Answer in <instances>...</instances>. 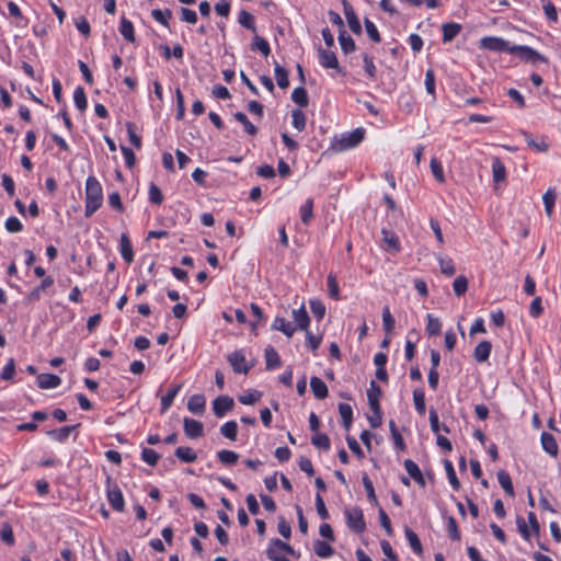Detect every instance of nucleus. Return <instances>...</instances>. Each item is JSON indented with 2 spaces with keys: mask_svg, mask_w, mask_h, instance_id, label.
Listing matches in <instances>:
<instances>
[{
  "mask_svg": "<svg viewBox=\"0 0 561 561\" xmlns=\"http://www.w3.org/2000/svg\"><path fill=\"white\" fill-rule=\"evenodd\" d=\"M542 2H543V12H545L546 18L549 21L556 23L558 21L557 8L550 0H542Z\"/></svg>",
  "mask_w": 561,
  "mask_h": 561,
  "instance_id": "59",
  "label": "nucleus"
},
{
  "mask_svg": "<svg viewBox=\"0 0 561 561\" xmlns=\"http://www.w3.org/2000/svg\"><path fill=\"white\" fill-rule=\"evenodd\" d=\"M78 425H71V426H64L58 430H53L48 432V435L51 436L57 442H65L70 436L71 432L77 427Z\"/></svg>",
  "mask_w": 561,
  "mask_h": 561,
  "instance_id": "37",
  "label": "nucleus"
},
{
  "mask_svg": "<svg viewBox=\"0 0 561 561\" xmlns=\"http://www.w3.org/2000/svg\"><path fill=\"white\" fill-rule=\"evenodd\" d=\"M364 24L369 38L375 43H379L381 41V37L376 25L368 19L364 20Z\"/></svg>",
  "mask_w": 561,
  "mask_h": 561,
  "instance_id": "62",
  "label": "nucleus"
},
{
  "mask_svg": "<svg viewBox=\"0 0 561 561\" xmlns=\"http://www.w3.org/2000/svg\"><path fill=\"white\" fill-rule=\"evenodd\" d=\"M339 412L342 417L343 426L346 431L351 428L352 420H353V410L352 407L347 403L339 404Z\"/></svg>",
  "mask_w": 561,
  "mask_h": 561,
  "instance_id": "31",
  "label": "nucleus"
},
{
  "mask_svg": "<svg viewBox=\"0 0 561 561\" xmlns=\"http://www.w3.org/2000/svg\"><path fill=\"white\" fill-rule=\"evenodd\" d=\"M431 170H432L434 178L439 183L445 182V175H444L442 163L436 158H432V160H431Z\"/></svg>",
  "mask_w": 561,
  "mask_h": 561,
  "instance_id": "61",
  "label": "nucleus"
},
{
  "mask_svg": "<svg viewBox=\"0 0 561 561\" xmlns=\"http://www.w3.org/2000/svg\"><path fill=\"white\" fill-rule=\"evenodd\" d=\"M103 192L100 182L94 176L85 181V217L92 216L102 205Z\"/></svg>",
  "mask_w": 561,
  "mask_h": 561,
  "instance_id": "1",
  "label": "nucleus"
},
{
  "mask_svg": "<svg viewBox=\"0 0 561 561\" xmlns=\"http://www.w3.org/2000/svg\"><path fill=\"white\" fill-rule=\"evenodd\" d=\"M151 15H152V18H153L157 22L161 23V24H162V25H164V26H168V25H169V23H168V19H170V18H171L172 12H171V10H169V9H167V10H164V11H162V10H160V9H154V10H152Z\"/></svg>",
  "mask_w": 561,
  "mask_h": 561,
  "instance_id": "60",
  "label": "nucleus"
},
{
  "mask_svg": "<svg viewBox=\"0 0 561 561\" xmlns=\"http://www.w3.org/2000/svg\"><path fill=\"white\" fill-rule=\"evenodd\" d=\"M313 549L320 558H330L334 553V549L328 542L321 540L314 542Z\"/></svg>",
  "mask_w": 561,
  "mask_h": 561,
  "instance_id": "39",
  "label": "nucleus"
},
{
  "mask_svg": "<svg viewBox=\"0 0 561 561\" xmlns=\"http://www.w3.org/2000/svg\"><path fill=\"white\" fill-rule=\"evenodd\" d=\"M437 260H438L440 272L444 275L453 276L455 274V272H456L455 264L450 257L438 255Z\"/></svg>",
  "mask_w": 561,
  "mask_h": 561,
  "instance_id": "36",
  "label": "nucleus"
},
{
  "mask_svg": "<svg viewBox=\"0 0 561 561\" xmlns=\"http://www.w3.org/2000/svg\"><path fill=\"white\" fill-rule=\"evenodd\" d=\"M311 443L316 447L323 449V450H329L330 446H331L330 438L327 434H317V435L312 436Z\"/></svg>",
  "mask_w": 561,
  "mask_h": 561,
  "instance_id": "53",
  "label": "nucleus"
},
{
  "mask_svg": "<svg viewBox=\"0 0 561 561\" xmlns=\"http://www.w3.org/2000/svg\"><path fill=\"white\" fill-rule=\"evenodd\" d=\"M447 531L449 534V538L455 541H459L461 539L460 531L458 529V525L456 519L450 516L447 520Z\"/></svg>",
  "mask_w": 561,
  "mask_h": 561,
  "instance_id": "57",
  "label": "nucleus"
},
{
  "mask_svg": "<svg viewBox=\"0 0 561 561\" xmlns=\"http://www.w3.org/2000/svg\"><path fill=\"white\" fill-rule=\"evenodd\" d=\"M291 100L301 107H306L309 102L306 89L302 87L295 88L291 92Z\"/></svg>",
  "mask_w": 561,
  "mask_h": 561,
  "instance_id": "42",
  "label": "nucleus"
},
{
  "mask_svg": "<svg viewBox=\"0 0 561 561\" xmlns=\"http://www.w3.org/2000/svg\"><path fill=\"white\" fill-rule=\"evenodd\" d=\"M413 401H414V405H415V410L420 413V414H424L425 413V394H424V391L423 389L421 388H417V389H414L413 391Z\"/></svg>",
  "mask_w": 561,
  "mask_h": 561,
  "instance_id": "46",
  "label": "nucleus"
},
{
  "mask_svg": "<svg viewBox=\"0 0 561 561\" xmlns=\"http://www.w3.org/2000/svg\"><path fill=\"white\" fill-rule=\"evenodd\" d=\"M182 385L172 386L168 392L161 398V413H164L172 405L174 398L181 390Z\"/></svg>",
  "mask_w": 561,
  "mask_h": 561,
  "instance_id": "26",
  "label": "nucleus"
},
{
  "mask_svg": "<svg viewBox=\"0 0 561 561\" xmlns=\"http://www.w3.org/2000/svg\"><path fill=\"white\" fill-rule=\"evenodd\" d=\"M556 199H557V194H556L554 190H551V188L547 190V192L542 196V201L545 204V211L549 218L552 217Z\"/></svg>",
  "mask_w": 561,
  "mask_h": 561,
  "instance_id": "34",
  "label": "nucleus"
},
{
  "mask_svg": "<svg viewBox=\"0 0 561 561\" xmlns=\"http://www.w3.org/2000/svg\"><path fill=\"white\" fill-rule=\"evenodd\" d=\"M522 134L530 148L539 152H546L548 150V145L545 141L537 142L527 131H522Z\"/></svg>",
  "mask_w": 561,
  "mask_h": 561,
  "instance_id": "52",
  "label": "nucleus"
},
{
  "mask_svg": "<svg viewBox=\"0 0 561 561\" xmlns=\"http://www.w3.org/2000/svg\"><path fill=\"white\" fill-rule=\"evenodd\" d=\"M265 362H266V368L268 370L275 369L282 365L280 357L277 353V351L273 346H267L265 348Z\"/></svg>",
  "mask_w": 561,
  "mask_h": 561,
  "instance_id": "25",
  "label": "nucleus"
},
{
  "mask_svg": "<svg viewBox=\"0 0 561 561\" xmlns=\"http://www.w3.org/2000/svg\"><path fill=\"white\" fill-rule=\"evenodd\" d=\"M492 174L495 183H501L506 180V168L500 158L494 157L492 162Z\"/></svg>",
  "mask_w": 561,
  "mask_h": 561,
  "instance_id": "23",
  "label": "nucleus"
},
{
  "mask_svg": "<svg viewBox=\"0 0 561 561\" xmlns=\"http://www.w3.org/2000/svg\"><path fill=\"white\" fill-rule=\"evenodd\" d=\"M274 72H275V79L277 81L278 87L280 89L288 88L289 80H288L287 70L283 66H280L278 62H275Z\"/></svg>",
  "mask_w": 561,
  "mask_h": 561,
  "instance_id": "32",
  "label": "nucleus"
},
{
  "mask_svg": "<svg viewBox=\"0 0 561 561\" xmlns=\"http://www.w3.org/2000/svg\"><path fill=\"white\" fill-rule=\"evenodd\" d=\"M239 23L248 30L255 32L254 18L251 13L242 10L239 14Z\"/></svg>",
  "mask_w": 561,
  "mask_h": 561,
  "instance_id": "54",
  "label": "nucleus"
},
{
  "mask_svg": "<svg viewBox=\"0 0 561 561\" xmlns=\"http://www.w3.org/2000/svg\"><path fill=\"white\" fill-rule=\"evenodd\" d=\"M159 458L160 455L151 448H144L141 451V459L150 466H156Z\"/></svg>",
  "mask_w": 561,
  "mask_h": 561,
  "instance_id": "56",
  "label": "nucleus"
},
{
  "mask_svg": "<svg viewBox=\"0 0 561 561\" xmlns=\"http://www.w3.org/2000/svg\"><path fill=\"white\" fill-rule=\"evenodd\" d=\"M220 433L230 440L237 439L238 425L234 421H229L220 427Z\"/></svg>",
  "mask_w": 561,
  "mask_h": 561,
  "instance_id": "44",
  "label": "nucleus"
},
{
  "mask_svg": "<svg viewBox=\"0 0 561 561\" xmlns=\"http://www.w3.org/2000/svg\"><path fill=\"white\" fill-rule=\"evenodd\" d=\"M234 118L242 124L245 133H248L251 136L256 135L257 128L249 121L247 115L242 112L234 113Z\"/></svg>",
  "mask_w": 561,
  "mask_h": 561,
  "instance_id": "43",
  "label": "nucleus"
},
{
  "mask_svg": "<svg viewBox=\"0 0 561 561\" xmlns=\"http://www.w3.org/2000/svg\"><path fill=\"white\" fill-rule=\"evenodd\" d=\"M106 493L112 508L122 512L125 506L124 497L118 485L112 481L110 476L106 478Z\"/></svg>",
  "mask_w": 561,
  "mask_h": 561,
  "instance_id": "5",
  "label": "nucleus"
},
{
  "mask_svg": "<svg viewBox=\"0 0 561 561\" xmlns=\"http://www.w3.org/2000/svg\"><path fill=\"white\" fill-rule=\"evenodd\" d=\"M119 248H121V254L122 257L129 264L134 260V251L131 248V243L129 241V238L126 233L121 234L119 239Z\"/></svg>",
  "mask_w": 561,
  "mask_h": 561,
  "instance_id": "18",
  "label": "nucleus"
},
{
  "mask_svg": "<svg viewBox=\"0 0 561 561\" xmlns=\"http://www.w3.org/2000/svg\"><path fill=\"white\" fill-rule=\"evenodd\" d=\"M346 523L351 530L356 534H363L366 529L363 511L358 506L345 510Z\"/></svg>",
  "mask_w": 561,
  "mask_h": 561,
  "instance_id": "3",
  "label": "nucleus"
},
{
  "mask_svg": "<svg viewBox=\"0 0 561 561\" xmlns=\"http://www.w3.org/2000/svg\"><path fill=\"white\" fill-rule=\"evenodd\" d=\"M381 233L383 236L382 240L388 245V249L392 250L393 252H399L400 242L396 233L387 229H382Z\"/></svg>",
  "mask_w": 561,
  "mask_h": 561,
  "instance_id": "33",
  "label": "nucleus"
},
{
  "mask_svg": "<svg viewBox=\"0 0 561 561\" xmlns=\"http://www.w3.org/2000/svg\"><path fill=\"white\" fill-rule=\"evenodd\" d=\"M175 456L185 463H192L197 459V454L193 448L180 446L175 449Z\"/></svg>",
  "mask_w": 561,
  "mask_h": 561,
  "instance_id": "27",
  "label": "nucleus"
},
{
  "mask_svg": "<svg viewBox=\"0 0 561 561\" xmlns=\"http://www.w3.org/2000/svg\"><path fill=\"white\" fill-rule=\"evenodd\" d=\"M362 481H363V485L366 490V493H367V497L375 504V505H378V500H377V496L375 494V489H374V485H373V482L371 480L369 479V477L367 474H364L363 478H362Z\"/></svg>",
  "mask_w": 561,
  "mask_h": 561,
  "instance_id": "58",
  "label": "nucleus"
},
{
  "mask_svg": "<svg viewBox=\"0 0 561 561\" xmlns=\"http://www.w3.org/2000/svg\"><path fill=\"white\" fill-rule=\"evenodd\" d=\"M364 128L358 127L353 131L343 135L341 139L336 142L335 148L340 151L354 148L364 139Z\"/></svg>",
  "mask_w": 561,
  "mask_h": 561,
  "instance_id": "6",
  "label": "nucleus"
},
{
  "mask_svg": "<svg viewBox=\"0 0 561 561\" xmlns=\"http://www.w3.org/2000/svg\"><path fill=\"white\" fill-rule=\"evenodd\" d=\"M149 199L152 204L156 205H160L163 201V195L154 183H151L149 186Z\"/></svg>",
  "mask_w": 561,
  "mask_h": 561,
  "instance_id": "64",
  "label": "nucleus"
},
{
  "mask_svg": "<svg viewBox=\"0 0 561 561\" xmlns=\"http://www.w3.org/2000/svg\"><path fill=\"white\" fill-rule=\"evenodd\" d=\"M295 554L294 549L286 542L274 538L270 541L266 554L272 561H290L284 553Z\"/></svg>",
  "mask_w": 561,
  "mask_h": 561,
  "instance_id": "2",
  "label": "nucleus"
},
{
  "mask_svg": "<svg viewBox=\"0 0 561 561\" xmlns=\"http://www.w3.org/2000/svg\"><path fill=\"white\" fill-rule=\"evenodd\" d=\"M444 465H445V469H446L447 477H448L450 485L453 486L454 490H459L460 489V482H459V480H458V478L456 476V472H455V469H454V466H453L451 461L445 460Z\"/></svg>",
  "mask_w": 561,
  "mask_h": 561,
  "instance_id": "49",
  "label": "nucleus"
},
{
  "mask_svg": "<svg viewBox=\"0 0 561 561\" xmlns=\"http://www.w3.org/2000/svg\"><path fill=\"white\" fill-rule=\"evenodd\" d=\"M382 325L388 335H390L394 330V318L387 306L382 309Z\"/></svg>",
  "mask_w": 561,
  "mask_h": 561,
  "instance_id": "45",
  "label": "nucleus"
},
{
  "mask_svg": "<svg viewBox=\"0 0 561 561\" xmlns=\"http://www.w3.org/2000/svg\"><path fill=\"white\" fill-rule=\"evenodd\" d=\"M339 42L341 45V49L344 54H350L355 50L356 45L354 39L346 34V31L342 28L339 34Z\"/></svg>",
  "mask_w": 561,
  "mask_h": 561,
  "instance_id": "28",
  "label": "nucleus"
},
{
  "mask_svg": "<svg viewBox=\"0 0 561 561\" xmlns=\"http://www.w3.org/2000/svg\"><path fill=\"white\" fill-rule=\"evenodd\" d=\"M300 218L304 225H309L313 218V199L308 198L300 207Z\"/></svg>",
  "mask_w": 561,
  "mask_h": 561,
  "instance_id": "35",
  "label": "nucleus"
},
{
  "mask_svg": "<svg viewBox=\"0 0 561 561\" xmlns=\"http://www.w3.org/2000/svg\"><path fill=\"white\" fill-rule=\"evenodd\" d=\"M230 363L232 369L237 374L247 375L251 369V366L247 364L245 356L242 351H234L227 357Z\"/></svg>",
  "mask_w": 561,
  "mask_h": 561,
  "instance_id": "8",
  "label": "nucleus"
},
{
  "mask_svg": "<svg viewBox=\"0 0 561 561\" xmlns=\"http://www.w3.org/2000/svg\"><path fill=\"white\" fill-rule=\"evenodd\" d=\"M443 31V42L448 43L451 42L461 31V25L458 23L449 22L445 23L442 26Z\"/></svg>",
  "mask_w": 561,
  "mask_h": 561,
  "instance_id": "22",
  "label": "nucleus"
},
{
  "mask_svg": "<svg viewBox=\"0 0 561 561\" xmlns=\"http://www.w3.org/2000/svg\"><path fill=\"white\" fill-rule=\"evenodd\" d=\"M430 425L431 430L438 435V432L443 430L445 433H449V428L446 425H440L438 414L436 410H430Z\"/></svg>",
  "mask_w": 561,
  "mask_h": 561,
  "instance_id": "47",
  "label": "nucleus"
},
{
  "mask_svg": "<svg viewBox=\"0 0 561 561\" xmlns=\"http://www.w3.org/2000/svg\"><path fill=\"white\" fill-rule=\"evenodd\" d=\"M293 318L297 324L296 328L304 331L308 330L310 318L305 306H301L300 308L293 310Z\"/></svg>",
  "mask_w": 561,
  "mask_h": 561,
  "instance_id": "14",
  "label": "nucleus"
},
{
  "mask_svg": "<svg viewBox=\"0 0 561 561\" xmlns=\"http://www.w3.org/2000/svg\"><path fill=\"white\" fill-rule=\"evenodd\" d=\"M541 446L546 453L556 457L558 455V444L554 436L550 433L543 432L541 434Z\"/></svg>",
  "mask_w": 561,
  "mask_h": 561,
  "instance_id": "16",
  "label": "nucleus"
},
{
  "mask_svg": "<svg viewBox=\"0 0 561 561\" xmlns=\"http://www.w3.org/2000/svg\"><path fill=\"white\" fill-rule=\"evenodd\" d=\"M251 48L253 50H255V49L260 50L261 54L265 57H267L271 53V48H270L267 41L261 36L254 37Z\"/></svg>",
  "mask_w": 561,
  "mask_h": 561,
  "instance_id": "48",
  "label": "nucleus"
},
{
  "mask_svg": "<svg viewBox=\"0 0 561 561\" xmlns=\"http://www.w3.org/2000/svg\"><path fill=\"white\" fill-rule=\"evenodd\" d=\"M510 53L518 56L520 59L527 62H548V59L543 55L526 45H514L510 48Z\"/></svg>",
  "mask_w": 561,
  "mask_h": 561,
  "instance_id": "4",
  "label": "nucleus"
},
{
  "mask_svg": "<svg viewBox=\"0 0 561 561\" xmlns=\"http://www.w3.org/2000/svg\"><path fill=\"white\" fill-rule=\"evenodd\" d=\"M380 396H381L380 387L374 380L370 381L369 389L367 391V398H368V403H369L370 410L377 411L380 409V404H379Z\"/></svg>",
  "mask_w": 561,
  "mask_h": 561,
  "instance_id": "13",
  "label": "nucleus"
},
{
  "mask_svg": "<svg viewBox=\"0 0 561 561\" xmlns=\"http://www.w3.org/2000/svg\"><path fill=\"white\" fill-rule=\"evenodd\" d=\"M293 117V126L299 130L302 131L306 127V115L301 110H294L291 112Z\"/></svg>",
  "mask_w": 561,
  "mask_h": 561,
  "instance_id": "50",
  "label": "nucleus"
},
{
  "mask_svg": "<svg viewBox=\"0 0 561 561\" xmlns=\"http://www.w3.org/2000/svg\"><path fill=\"white\" fill-rule=\"evenodd\" d=\"M119 32L127 42L134 43L136 41L134 25L124 16L121 19Z\"/></svg>",
  "mask_w": 561,
  "mask_h": 561,
  "instance_id": "30",
  "label": "nucleus"
},
{
  "mask_svg": "<svg viewBox=\"0 0 561 561\" xmlns=\"http://www.w3.org/2000/svg\"><path fill=\"white\" fill-rule=\"evenodd\" d=\"M310 387L317 399L322 400L328 397V387L319 377H312L310 379Z\"/></svg>",
  "mask_w": 561,
  "mask_h": 561,
  "instance_id": "21",
  "label": "nucleus"
},
{
  "mask_svg": "<svg viewBox=\"0 0 561 561\" xmlns=\"http://www.w3.org/2000/svg\"><path fill=\"white\" fill-rule=\"evenodd\" d=\"M272 328L276 331L283 332L287 337H291L296 331V327H294L290 322L286 321V319L282 317L275 318Z\"/></svg>",
  "mask_w": 561,
  "mask_h": 561,
  "instance_id": "20",
  "label": "nucleus"
},
{
  "mask_svg": "<svg viewBox=\"0 0 561 561\" xmlns=\"http://www.w3.org/2000/svg\"><path fill=\"white\" fill-rule=\"evenodd\" d=\"M73 101H75V104L78 107V110L84 111L87 108L88 102H87V96H85L83 88L78 87L75 90Z\"/></svg>",
  "mask_w": 561,
  "mask_h": 561,
  "instance_id": "51",
  "label": "nucleus"
},
{
  "mask_svg": "<svg viewBox=\"0 0 561 561\" xmlns=\"http://www.w3.org/2000/svg\"><path fill=\"white\" fill-rule=\"evenodd\" d=\"M183 428L185 435L192 439L203 436L204 426L203 423L197 420L184 417Z\"/></svg>",
  "mask_w": 561,
  "mask_h": 561,
  "instance_id": "11",
  "label": "nucleus"
},
{
  "mask_svg": "<svg viewBox=\"0 0 561 561\" xmlns=\"http://www.w3.org/2000/svg\"><path fill=\"white\" fill-rule=\"evenodd\" d=\"M442 323L437 318L432 314H427V327L426 332L428 335H438L440 333Z\"/></svg>",
  "mask_w": 561,
  "mask_h": 561,
  "instance_id": "55",
  "label": "nucleus"
},
{
  "mask_svg": "<svg viewBox=\"0 0 561 561\" xmlns=\"http://www.w3.org/2000/svg\"><path fill=\"white\" fill-rule=\"evenodd\" d=\"M497 480H499V483L501 484V486L503 488V490L505 491V493L507 495H510L511 497H513L515 495V493H514L513 482H512V479H511L508 472H506L505 470H500L497 472Z\"/></svg>",
  "mask_w": 561,
  "mask_h": 561,
  "instance_id": "29",
  "label": "nucleus"
},
{
  "mask_svg": "<svg viewBox=\"0 0 561 561\" xmlns=\"http://www.w3.org/2000/svg\"><path fill=\"white\" fill-rule=\"evenodd\" d=\"M54 284V279L50 277V276H47L45 277L42 283L36 286L26 297V300L28 302H34V301H37L41 296H42V293L47 289L48 287L53 286Z\"/></svg>",
  "mask_w": 561,
  "mask_h": 561,
  "instance_id": "17",
  "label": "nucleus"
},
{
  "mask_svg": "<svg viewBox=\"0 0 561 561\" xmlns=\"http://www.w3.org/2000/svg\"><path fill=\"white\" fill-rule=\"evenodd\" d=\"M205 398L202 394H194L188 399L187 409L194 414H202L205 411Z\"/></svg>",
  "mask_w": 561,
  "mask_h": 561,
  "instance_id": "24",
  "label": "nucleus"
},
{
  "mask_svg": "<svg viewBox=\"0 0 561 561\" xmlns=\"http://www.w3.org/2000/svg\"><path fill=\"white\" fill-rule=\"evenodd\" d=\"M233 399L228 396H219L213 401V411L217 417H222L233 409Z\"/></svg>",
  "mask_w": 561,
  "mask_h": 561,
  "instance_id": "9",
  "label": "nucleus"
},
{
  "mask_svg": "<svg viewBox=\"0 0 561 561\" xmlns=\"http://www.w3.org/2000/svg\"><path fill=\"white\" fill-rule=\"evenodd\" d=\"M261 396L262 393L260 391L253 390L240 396L238 399L242 404L251 405L257 402Z\"/></svg>",
  "mask_w": 561,
  "mask_h": 561,
  "instance_id": "63",
  "label": "nucleus"
},
{
  "mask_svg": "<svg viewBox=\"0 0 561 561\" xmlns=\"http://www.w3.org/2000/svg\"><path fill=\"white\" fill-rule=\"evenodd\" d=\"M480 47L492 51H508L512 46L504 38L496 36H486L480 39Z\"/></svg>",
  "mask_w": 561,
  "mask_h": 561,
  "instance_id": "7",
  "label": "nucleus"
},
{
  "mask_svg": "<svg viewBox=\"0 0 561 561\" xmlns=\"http://www.w3.org/2000/svg\"><path fill=\"white\" fill-rule=\"evenodd\" d=\"M217 457L222 465L232 466L237 463L239 455L232 450L222 449L217 453Z\"/></svg>",
  "mask_w": 561,
  "mask_h": 561,
  "instance_id": "41",
  "label": "nucleus"
},
{
  "mask_svg": "<svg viewBox=\"0 0 561 561\" xmlns=\"http://www.w3.org/2000/svg\"><path fill=\"white\" fill-rule=\"evenodd\" d=\"M60 382L61 379L54 374H41L37 377V383L41 389L56 388Z\"/></svg>",
  "mask_w": 561,
  "mask_h": 561,
  "instance_id": "15",
  "label": "nucleus"
},
{
  "mask_svg": "<svg viewBox=\"0 0 561 561\" xmlns=\"http://www.w3.org/2000/svg\"><path fill=\"white\" fill-rule=\"evenodd\" d=\"M404 533H405V537H407L412 550L416 554H422L423 547H422V543H421L417 535L411 528H405Z\"/></svg>",
  "mask_w": 561,
  "mask_h": 561,
  "instance_id": "38",
  "label": "nucleus"
},
{
  "mask_svg": "<svg viewBox=\"0 0 561 561\" xmlns=\"http://www.w3.org/2000/svg\"><path fill=\"white\" fill-rule=\"evenodd\" d=\"M492 344L489 341H482L480 342L473 352V357L477 362L483 363L485 362L491 353Z\"/></svg>",
  "mask_w": 561,
  "mask_h": 561,
  "instance_id": "19",
  "label": "nucleus"
},
{
  "mask_svg": "<svg viewBox=\"0 0 561 561\" xmlns=\"http://www.w3.org/2000/svg\"><path fill=\"white\" fill-rule=\"evenodd\" d=\"M318 53H319L320 64L323 68L335 69L340 73H343V71L341 70V68L339 66V61H337L335 53H333L331 50L323 49L321 47L318 49Z\"/></svg>",
  "mask_w": 561,
  "mask_h": 561,
  "instance_id": "10",
  "label": "nucleus"
},
{
  "mask_svg": "<svg viewBox=\"0 0 561 561\" xmlns=\"http://www.w3.org/2000/svg\"><path fill=\"white\" fill-rule=\"evenodd\" d=\"M343 9H344V14H345V18L347 20V24H348L351 31L355 34H360L362 33L360 22L357 18L353 7L346 0H343Z\"/></svg>",
  "mask_w": 561,
  "mask_h": 561,
  "instance_id": "12",
  "label": "nucleus"
},
{
  "mask_svg": "<svg viewBox=\"0 0 561 561\" xmlns=\"http://www.w3.org/2000/svg\"><path fill=\"white\" fill-rule=\"evenodd\" d=\"M453 290L457 297H461L468 290V278L465 275H459L453 283Z\"/></svg>",
  "mask_w": 561,
  "mask_h": 561,
  "instance_id": "40",
  "label": "nucleus"
}]
</instances>
